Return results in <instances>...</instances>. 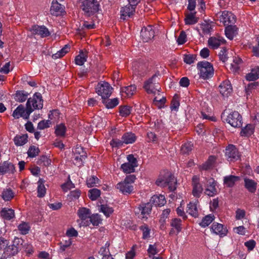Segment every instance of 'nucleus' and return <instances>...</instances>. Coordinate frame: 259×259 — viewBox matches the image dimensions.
Returning a JSON list of instances; mask_svg holds the SVG:
<instances>
[{
	"label": "nucleus",
	"instance_id": "nucleus-26",
	"mask_svg": "<svg viewBox=\"0 0 259 259\" xmlns=\"http://www.w3.org/2000/svg\"><path fill=\"white\" fill-rule=\"evenodd\" d=\"M239 180V177L230 175L224 177V183L228 187H232L235 183Z\"/></svg>",
	"mask_w": 259,
	"mask_h": 259
},
{
	"label": "nucleus",
	"instance_id": "nucleus-35",
	"mask_svg": "<svg viewBox=\"0 0 259 259\" xmlns=\"http://www.w3.org/2000/svg\"><path fill=\"white\" fill-rule=\"evenodd\" d=\"M14 192L10 188L4 189L1 194L2 198L5 201L11 200L14 198Z\"/></svg>",
	"mask_w": 259,
	"mask_h": 259
},
{
	"label": "nucleus",
	"instance_id": "nucleus-59",
	"mask_svg": "<svg viewBox=\"0 0 259 259\" xmlns=\"http://www.w3.org/2000/svg\"><path fill=\"white\" fill-rule=\"evenodd\" d=\"M30 229V226L28 223L23 222L18 226V230L23 235L27 234Z\"/></svg>",
	"mask_w": 259,
	"mask_h": 259
},
{
	"label": "nucleus",
	"instance_id": "nucleus-37",
	"mask_svg": "<svg viewBox=\"0 0 259 259\" xmlns=\"http://www.w3.org/2000/svg\"><path fill=\"white\" fill-rule=\"evenodd\" d=\"M122 140L125 144H132L135 142L136 137L132 133H126L122 136Z\"/></svg>",
	"mask_w": 259,
	"mask_h": 259
},
{
	"label": "nucleus",
	"instance_id": "nucleus-43",
	"mask_svg": "<svg viewBox=\"0 0 259 259\" xmlns=\"http://www.w3.org/2000/svg\"><path fill=\"white\" fill-rule=\"evenodd\" d=\"M99 211L103 212L106 217H109L113 212L114 210L112 207L106 204H101L100 206Z\"/></svg>",
	"mask_w": 259,
	"mask_h": 259
},
{
	"label": "nucleus",
	"instance_id": "nucleus-6",
	"mask_svg": "<svg viewBox=\"0 0 259 259\" xmlns=\"http://www.w3.org/2000/svg\"><path fill=\"white\" fill-rule=\"evenodd\" d=\"M226 122L234 127H240L242 125V118L237 111L231 112L225 119Z\"/></svg>",
	"mask_w": 259,
	"mask_h": 259
},
{
	"label": "nucleus",
	"instance_id": "nucleus-17",
	"mask_svg": "<svg viewBox=\"0 0 259 259\" xmlns=\"http://www.w3.org/2000/svg\"><path fill=\"white\" fill-rule=\"evenodd\" d=\"M30 30L32 34L40 35L42 37H47L50 35L48 29L45 26L33 25Z\"/></svg>",
	"mask_w": 259,
	"mask_h": 259
},
{
	"label": "nucleus",
	"instance_id": "nucleus-31",
	"mask_svg": "<svg viewBox=\"0 0 259 259\" xmlns=\"http://www.w3.org/2000/svg\"><path fill=\"white\" fill-rule=\"evenodd\" d=\"M259 78V67L255 66L251 72L246 75V78L249 81L255 80Z\"/></svg>",
	"mask_w": 259,
	"mask_h": 259
},
{
	"label": "nucleus",
	"instance_id": "nucleus-42",
	"mask_svg": "<svg viewBox=\"0 0 259 259\" xmlns=\"http://www.w3.org/2000/svg\"><path fill=\"white\" fill-rule=\"evenodd\" d=\"M66 127L64 124L61 123L56 125L55 133L57 136L63 137L65 135Z\"/></svg>",
	"mask_w": 259,
	"mask_h": 259
},
{
	"label": "nucleus",
	"instance_id": "nucleus-40",
	"mask_svg": "<svg viewBox=\"0 0 259 259\" xmlns=\"http://www.w3.org/2000/svg\"><path fill=\"white\" fill-rule=\"evenodd\" d=\"M201 28L202 31V34L199 32V34L201 36H203L204 35H210L212 29V26L206 21L201 24Z\"/></svg>",
	"mask_w": 259,
	"mask_h": 259
},
{
	"label": "nucleus",
	"instance_id": "nucleus-21",
	"mask_svg": "<svg viewBox=\"0 0 259 259\" xmlns=\"http://www.w3.org/2000/svg\"><path fill=\"white\" fill-rule=\"evenodd\" d=\"M15 168L14 164L8 161H4L0 163V172L3 174L14 173Z\"/></svg>",
	"mask_w": 259,
	"mask_h": 259
},
{
	"label": "nucleus",
	"instance_id": "nucleus-11",
	"mask_svg": "<svg viewBox=\"0 0 259 259\" xmlns=\"http://www.w3.org/2000/svg\"><path fill=\"white\" fill-rule=\"evenodd\" d=\"M74 159L76 164H78L79 166L82 164L83 160H84L87 157L85 151L81 147H76L74 151Z\"/></svg>",
	"mask_w": 259,
	"mask_h": 259
},
{
	"label": "nucleus",
	"instance_id": "nucleus-41",
	"mask_svg": "<svg viewBox=\"0 0 259 259\" xmlns=\"http://www.w3.org/2000/svg\"><path fill=\"white\" fill-rule=\"evenodd\" d=\"M28 94L24 91H17L15 95V99L19 102L25 101L28 97Z\"/></svg>",
	"mask_w": 259,
	"mask_h": 259
},
{
	"label": "nucleus",
	"instance_id": "nucleus-49",
	"mask_svg": "<svg viewBox=\"0 0 259 259\" xmlns=\"http://www.w3.org/2000/svg\"><path fill=\"white\" fill-rule=\"evenodd\" d=\"M101 195L100 190L94 188L89 191L88 196L92 200H96Z\"/></svg>",
	"mask_w": 259,
	"mask_h": 259
},
{
	"label": "nucleus",
	"instance_id": "nucleus-18",
	"mask_svg": "<svg viewBox=\"0 0 259 259\" xmlns=\"http://www.w3.org/2000/svg\"><path fill=\"white\" fill-rule=\"evenodd\" d=\"M136 8L128 5L122 7L120 10V19L126 20L131 17L135 12Z\"/></svg>",
	"mask_w": 259,
	"mask_h": 259
},
{
	"label": "nucleus",
	"instance_id": "nucleus-30",
	"mask_svg": "<svg viewBox=\"0 0 259 259\" xmlns=\"http://www.w3.org/2000/svg\"><path fill=\"white\" fill-rule=\"evenodd\" d=\"M45 182V181L41 178H40L37 182V197L39 198L44 197L46 193V189L44 185Z\"/></svg>",
	"mask_w": 259,
	"mask_h": 259
},
{
	"label": "nucleus",
	"instance_id": "nucleus-58",
	"mask_svg": "<svg viewBox=\"0 0 259 259\" xmlns=\"http://www.w3.org/2000/svg\"><path fill=\"white\" fill-rule=\"evenodd\" d=\"M51 160L46 155L41 156L37 161L38 165H43L47 166L51 164Z\"/></svg>",
	"mask_w": 259,
	"mask_h": 259
},
{
	"label": "nucleus",
	"instance_id": "nucleus-51",
	"mask_svg": "<svg viewBox=\"0 0 259 259\" xmlns=\"http://www.w3.org/2000/svg\"><path fill=\"white\" fill-rule=\"evenodd\" d=\"M120 168L126 174H131L135 171V167L127 162L121 164Z\"/></svg>",
	"mask_w": 259,
	"mask_h": 259
},
{
	"label": "nucleus",
	"instance_id": "nucleus-28",
	"mask_svg": "<svg viewBox=\"0 0 259 259\" xmlns=\"http://www.w3.org/2000/svg\"><path fill=\"white\" fill-rule=\"evenodd\" d=\"M225 41L224 38H217L214 37H211L208 39V45L213 49H217L221 45V43H224Z\"/></svg>",
	"mask_w": 259,
	"mask_h": 259
},
{
	"label": "nucleus",
	"instance_id": "nucleus-53",
	"mask_svg": "<svg viewBox=\"0 0 259 259\" xmlns=\"http://www.w3.org/2000/svg\"><path fill=\"white\" fill-rule=\"evenodd\" d=\"M88 221L89 222V225L92 223L93 226H97L101 223V220L100 215L98 214H96L90 216Z\"/></svg>",
	"mask_w": 259,
	"mask_h": 259
},
{
	"label": "nucleus",
	"instance_id": "nucleus-24",
	"mask_svg": "<svg viewBox=\"0 0 259 259\" xmlns=\"http://www.w3.org/2000/svg\"><path fill=\"white\" fill-rule=\"evenodd\" d=\"M237 27L233 24L229 25L225 28V34L227 38L232 40L237 34Z\"/></svg>",
	"mask_w": 259,
	"mask_h": 259
},
{
	"label": "nucleus",
	"instance_id": "nucleus-61",
	"mask_svg": "<svg viewBox=\"0 0 259 259\" xmlns=\"http://www.w3.org/2000/svg\"><path fill=\"white\" fill-rule=\"evenodd\" d=\"M140 229L143 232V238L145 239L150 237V230L147 225L144 224L140 226Z\"/></svg>",
	"mask_w": 259,
	"mask_h": 259
},
{
	"label": "nucleus",
	"instance_id": "nucleus-5",
	"mask_svg": "<svg viewBox=\"0 0 259 259\" xmlns=\"http://www.w3.org/2000/svg\"><path fill=\"white\" fill-rule=\"evenodd\" d=\"M156 75H153L150 78L144 82L143 88L148 94H155L156 91L160 92L161 89L159 86V83L156 81Z\"/></svg>",
	"mask_w": 259,
	"mask_h": 259
},
{
	"label": "nucleus",
	"instance_id": "nucleus-63",
	"mask_svg": "<svg viewBox=\"0 0 259 259\" xmlns=\"http://www.w3.org/2000/svg\"><path fill=\"white\" fill-rule=\"evenodd\" d=\"M72 244V240L71 239L68 240H65L64 242H60L58 244L60 245V249L61 252L65 250L66 248L69 247Z\"/></svg>",
	"mask_w": 259,
	"mask_h": 259
},
{
	"label": "nucleus",
	"instance_id": "nucleus-54",
	"mask_svg": "<svg viewBox=\"0 0 259 259\" xmlns=\"http://www.w3.org/2000/svg\"><path fill=\"white\" fill-rule=\"evenodd\" d=\"M193 144L191 142L185 143L181 147V152L183 154H189L192 150Z\"/></svg>",
	"mask_w": 259,
	"mask_h": 259
},
{
	"label": "nucleus",
	"instance_id": "nucleus-57",
	"mask_svg": "<svg viewBox=\"0 0 259 259\" xmlns=\"http://www.w3.org/2000/svg\"><path fill=\"white\" fill-rule=\"evenodd\" d=\"M180 106L179 96L175 95L171 102L170 108L171 110L177 111Z\"/></svg>",
	"mask_w": 259,
	"mask_h": 259
},
{
	"label": "nucleus",
	"instance_id": "nucleus-9",
	"mask_svg": "<svg viewBox=\"0 0 259 259\" xmlns=\"http://www.w3.org/2000/svg\"><path fill=\"white\" fill-rule=\"evenodd\" d=\"M33 111V109L32 108H30L26 106V108L25 109L23 105H20L13 111L12 115L16 119L22 117L24 119H27L29 118L30 113Z\"/></svg>",
	"mask_w": 259,
	"mask_h": 259
},
{
	"label": "nucleus",
	"instance_id": "nucleus-13",
	"mask_svg": "<svg viewBox=\"0 0 259 259\" xmlns=\"http://www.w3.org/2000/svg\"><path fill=\"white\" fill-rule=\"evenodd\" d=\"M216 185L217 182L213 178L208 179L207 180L204 193L210 197L215 195L218 193Z\"/></svg>",
	"mask_w": 259,
	"mask_h": 259
},
{
	"label": "nucleus",
	"instance_id": "nucleus-8",
	"mask_svg": "<svg viewBox=\"0 0 259 259\" xmlns=\"http://www.w3.org/2000/svg\"><path fill=\"white\" fill-rule=\"evenodd\" d=\"M112 88L109 83L104 82L103 83H99L96 88V92L102 97V100L108 98L112 94Z\"/></svg>",
	"mask_w": 259,
	"mask_h": 259
},
{
	"label": "nucleus",
	"instance_id": "nucleus-56",
	"mask_svg": "<svg viewBox=\"0 0 259 259\" xmlns=\"http://www.w3.org/2000/svg\"><path fill=\"white\" fill-rule=\"evenodd\" d=\"M99 179L95 176H93L90 177L87 180V185L88 187H93L96 186L97 184L99 183Z\"/></svg>",
	"mask_w": 259,
	"mask_h": 259
},
{
	"label": "nucleus",
	"instance_id": "nucleus-25",
	"mask_svg": "<svg viewBox=\"0 0 259 259\" xmlns=\"http://www.w3.org/2000/svg\"><path fill=\"white\" fill-rule=\"evenodd\" d=\"M152 204L150 202L141 204L138 207L139 211H141L142 218H144L146 215L149 214L152 210Z\"/></svg>",
	"mask_w": 259,
	"mask_h": 259
},
{
	"label": "nucleus",
	"instance_id": "nucleus-20",
	"mask_svg": "<svg viewBox=\"0 0 259 259\" xmlns=\"http://www.w3.org/2000/svg\"><path fill=\"white\" fill-rule=\"evenodd\" d=\"M116 188L124 195L131 193L133 190V186L124 181L118 183L116 185Z\"/></svg>",
	"mask_w": 259,
	"mask_h": 259
},
{
	"label": "nucleus",
	"instance_id": "nucleus-7",
	"mask_svg": "<svg viewBox=\"0 0 259 259\" xmlns=\"http://www.w3.org/2000/svg\"><path fill=\"white\" fill-rule=\"evenodd\" d=\"M26 106L33 110L41 109L43 107V100L41 94L39 93H35L33 98H30L28 99Z\"/></svg>",
	"mask_w": 259,
	"mask_h": 259
},
{
	"label": "nucleus",
	"instance_id": "nucleus-29",
	"mask_svg": "<svg viewBox=\"0 0 259 259\" xmlns=\"http://www.w3.org/2000/svg\"><path fill=\"white\" fill-rule=\"evenodd\" d=\"M196 12H191L186 15L185 18V23L186 25H193L197 23L199 18L195 16Z\"/></svg>",
	"mask_w": 259,
	"mask_h": 259
},
{
	"label": "nucleus",
	"instance_id": "nucleus-36",
	"mask_svg": "<svg viewBox=\"0 0 259 259\" xmlns=\"http://www.w3.org/2000/svg\"><path fill=\"white\" fill-rule=\"evenodd\" d=\"M27 134L17 135L14 139L15 144L16 146H23L27 142Z\"/></svg>",
	"mask_w": 259,
	"mask_h": 259
},
{
	"label": "nucleus",
	"instance_id": "nucleus-47",
	"mask_svg": "<svg viewBox=\"0 0 259 259\" xmlns=\"http://www.w3.org/2000/svg\"><path fill=\"white\" fill-rule=\"evenodd\" d=\"M87 61V55L82 51L80 52L79 54L77 55L75 59L76 64L81 66Z\"/></svg>",
	"mask_w": 259,
	"mask_h": 259
},
{
	"label": "nucleus",
	"instance_id": "nucleus-50",
	"mask_svg": "<svg viewBox=\"0 0 259 259\" xmlns=\"http://www.w3.org/2000/svg\"><path fill=\"white\" fill-rule=\"evenodd\" d=\"M131 110L132 107L129 106H121L119 107L120 115L122 117H126L131 114Z\"/></svg>",
	"mask_w": 259,
	"mask_h": 259
},
{
	"label": "nucleus",
	"instance_id": "nucleus-10",
	"mask_svg": "<svg viewBox=\"0 0 259 259\" xmlns=\"http://www.w3.org/2000/svg\"><path fill=\"white\" fill-rule=\"evenodd\" d=\"M225 156L228 161H235L240 158L238 149L233 145H229L225 149Z\"/></svg>",
	"mask_w": 259,
	"mask_h": 259
},
{
	"label": "nucleus",
	"instance_id": "nucleus-4",
	"mask_svg": "<svg viewBox=\"0 0 259 259\" xmlns=\"http://www.w3.org/2000/svg\"><path fill=\"white\" fill-rule=\"evenodd\" d=\"M215 16L217 19L226 26L234 24L236 22L235 16L231 12L228 11L219 12L216 14Z\"/></svg>",
	"mask_w": 259,
	"mask_h": 259
},
{
	"label": "nucleus",
	"instance_id": "nucleus-1",
	"mask_svg": "<svg viewBox=\"0 0 259 259\" xmlns=\"http://www.w3.org/2000/svg\"><path fill=\"white\" fill-rule=\"evenodd\" d=\"M155 183L157 186L162 187L168 186L170 191H174L176 189L177 180L174 176L168 171L161 174Z\"/></svg>",
	"mask_w": 259,
	"mask_h": 259
},
{
	"label": "nucleus",
	"instance_id": "nucleus-46",
	"mask_svg": "<svg viewBox=\"0 0 259 259\" xmlns=\"http://www.w3.org/2000/svg\"><path fill=\"white\" fill-rule=\"evenodd\" d=\"M181 219L175 218L171 220L170 226L176 230V234H178L181 231Z\"/></svg>",
	"mask_w": 259,
	"mask_h": 259
},
{
	"label": "nucleus",
	"instance_id": "nucleus-45",
	"mask_svg": "<svg viewBox=\"0 0 259 259\" xmlns=\"http://www.w3.org/2000/svg\"><path fill=\"white\" fill-rule=\"evenodd\" d=\"M254 126L252 124H248L245 127L242 128L240 132L241 136H248L251 135L253 133Z\"/></svg>",
	"mask_w": 259,
	"mask_h": 259
},
{
	"label": "nucleus",
	"instance_id": "nucleus-23",
	"mask_svg": "<svg viewBox=\"0 0 259 259\" xmlns=\"http://www.w3.org/2000/svg\"><path fill=\"white\" fill-rule=\"evenodd\" d=\"M150 203L155 206H161L164 205L166 203L165 197L163 195H160L159 196L154 195L150 200Z\"/></svg>",
	"mask_w": 259,
	"mask_h": 259
},
{
	"label": "nucleus",
	"instance_id": "nucleus-55",
	"mask_svg": "<svg viewBox=\"0 0 259 259\" xmlns=\"http://www.w3.org/2000/svg\"><path fill=\"white\" fill-rule=\"evenodd\" d=\"M40 151L38 147L35 146H31L27 152L28 156L30 157H34L39 153Z\"/></svg>",
	"mask_w": 259,
	"mask_h": 259
},
{
	"label": "nucleus",
	"instance_id": "nucleus-62",
	"mask_svg": "<svg viewBox=\"0 0 259 259\" xmlns=\"http://www.w3.org/2000/svg\"><path fill=\"white\" fill-rule=\"evenodd\" d=\"M196 59V55H186L184 58V61L188 64H191L194 62Z\"/></svg>",
	"mask_w": 259,
	"mask_h": 259
},
{
	"label": "nucleus",
	"instance_id": "nucleus-15",
	"mask_svg": "<svg viewBox=\"0 0 259 259\" xmlns=\"http://www.w3.org/2000/svg\"><path fill=\"white\" fill-rule=\"evenodd\" d=\"M192 183L193 186L192 194L193 196L199 197L203 191V188L201 185L199 183V178L196 176H193Z\"/></svg>",
	"mask_w": 259,
	"mask_h": 259
},
{
	"label": "nucleus",
	"instance_id": "nucleus-19",
	"mask_svg": "<svg viewBox=\"0 0 259 259\" xmlns=\"http://www.w3.org/2000/svg\"><path fill=\"white\" fill-rule=\"evenodd\" d=\"M211 230L212 232L221 237L225 236L227 233L226 228H224L222 224L216 222L213 223L211 227Z\"/></svg>",
	"mask_w": 259,
	"mask_h": 259
},
{
	"label": "nucleus",
	"instance_id": "nucleus-44",
	"mask_svg": "<svg viewBox=\"0 0 259 259\" xmlns=\"http://www.w3.org/2000/svg\"><path fill=\"white\" fill-rule=\"evenodd\" d=\"M216 157L214 156H210L208 160L202 165V168L207 170L212 168L215 161Z\"/></svg>",
	"mask_w": 259,
	"mask_h": 259
},
{
	"label": "nucleus",
	"instance_id": "nucleus-60",
	"mask_svg": "<svg viewBox=\"0 0 259 259\" xmlns=\"http://www.w3.org/2000/svg\"><path fill=\"white\" fill-rule=\"evenodd\" d=\"M52 124V122L50 120H42L39 122L37 125V128L40 130L48 128Z\"/></svg>",
	"mask_w": 259,
	"mask_h": 259
},
{
	"label": "nucleus",
	"instance_id": "nucleus-52",
	"mask_svg": "<svg viewBox=\"0 0 259 259\" xmlns=\"http://www.w3.org/2000/svg\"><path fill=\"white\" fill-rule=\"evenodd\" d=\"M214 218V215L212 214L206 215L203 218L199 224L203 227L208 226L213 221Z\"/></svg>",
	"mask_w": 259,
	"mask_h": 259
},
{
	"label": "nucleus",
	"instance_id": "nucleus-16",
	"mask_svg": "<svg viewBox=\"0 0 259 259\" xmlns=\"http://www.w3.org/2000/svg\"><path fill=\"white\" fill-rule=\"evenodd\" d=\"M219 87L220 93L223 97H228L233 91L232 85L228 80L223 81Z\"/></svg>",
	"mask_w": 259,
	"mask_h": 259
},
{
	"label": "nucleus",
	"instance_id": "nucleus-22",
	"mask_svg": "<svg viewBox=\"0 0 259 259\" xmlns=\"http://www.w3.org/2000/svg\"><path fill=\"white\" fill-rule=\"evenodd\" d=\"M64 11V7L59 3L56 1H53L50 9L51 14L54 16L60 15Z\"/></svg>",
	"mask_w": 259,
	"mask_h": 259
},
{
	"label": "nucleus",
	"instance_id": "nucleus-33",
	"mask_svg": "<svg viewBox=\"0 0 259 259\" xmlns=\"http://www.w3.org/2000/svg\"><path fill=\"white\" fill-rule=\"evenodd\" d=\"M6 246V247L5 248L4 253L8 257L14 256L19 252L18 250V247H15L12 244L10 245H8Z\"/></svg>",
	"mask_w": 259,
	"mask_h": 259
},
{
	"label": "nucleus",
	"instance_id": "nucleus-3",
	"mask_svg": "<svg viewBox=\"0 0 259 259\" xmlns=\"http://www.w3.org/2000/svg\"><path fill=\"white\" fill-rule=\"evenodd\" d=\"M197 67L199 70V75L201 78L207 79L213 76L214 70L210 63L207 61L199 62Z\"/></svg>",
	"mask_w": 259,
	"mask_h": 259
},
{
	"label": "nucleus",
	"instance_id": "nucleus-14",
	"mask_svg": "<svg viewBox=\"0 0 259 259\" xmlns=\"http://www.w3.org/2000/svg\"><path fill=\"white\" fill-rule=\"evenodd\" d=\"M77 213L79 218L81 220L80 224L84 226H89V222L87 219H89L90 217V210L85 207H82L78 210Z\"/></svg>",
	"mask_w": 259,
	"mask_h": 259
},
{
	"label": "nucleus",
	"instance_id": "nucleus-39",
	"mask_svg": "<svg viewBox=\"0 0 259 259\" xmlns=\"http://www.w3.org/2000/svg\"><path fill=\"white\" fill-rule=\"evenodd\" d=\"M137 88L135 85H131L123 87L121 89V92L125 93L126 96L130 97L132 96L136 91Z\"/></svg>",
	"mask_w": 259,
	"mask_h": 259
},
{
	"label": "nucleus",
	"instance_id": "nucleus-64",
	"mask_svg": "<svg viewBox=\"0 0 259 259\" xmlns=\"http://www.w3.org/2000/svg\"><path fill=\"white\" fill-rule=\"evenodd\" d=\"M166 102V98L163 97L161 99H158L157 97H155L153 100L154 104L158 108H161L164 106Z\"/></svg>",
	"mask_w": 259,
	"mask_h": 259
},
{
	"label": "nucleus",
	"instance_id": "nucleus-34",
	"mask_svg": "<svg viewBox=\"0 0 259 259\" xmlns=\"http://www.w3.org/2000/svg\"><path fill=\"white\" fill-rule=\"evenodd\" d=\"M1 216L5 219L10 220L15 216L14 210L12 209L3 208L1 211Z\"/></svg>",
	"mask_w": 259,
	"mask_h": 259
},
{
	"label": "nucleus",
	"instance_id": "nucleus-2",
	"mask_svg": "<svg viewBox=\"0 0 259 259\" xmlns=\"http://www.w3.org/2000/svg\"><path fill=\"white\" fill-rule=\"evenodd\" d=\"M80 7L84 15L89 17L98 12L100 5L97 0H84Z\"/></svg>",
	"mask_w": 259,
	"mask_h": 259
},
{
	"label": "nucleus",
	"instance_id": "nucleus-27",
	"mask_svg": "<svg viewBox=\"0 0 259 259\" xmlns=\"http://www.w3.org/2000/svg\"><path fill=\"white\" fill-rule=\"evenodd\" d=\"M256 185L254 181L248 178L244 179V186L249 192L254 193L256 190Z\"/></svg>",
	"mask_w": 259,
	"mask_h": 259
},
{
	"label": "nucleus",
	"instance_id": "nucleus-48",
	"mask_svg": "<svg viewBox=\"0 0 259 259\" xmlns=\"http://www.w3.org/2000/svg\"><path fill=\"white\" fill-rule=\"evenodd\" d=\"M69 46L68 45H66L61 50L58 51L56 54L53 55L52 57L54 59L61 58L64 56L69 51Z\"/></svg>",
	"mask_w": 259,
	"mask_h": 259
},
{
	"label": "nucleus",
	"instance_id": "nucleus-32",
	"mask_svg": "<svg viewBox=\"0 0 259 259\" xmlns=\"http://www.w3.org/2000/svg\"><path fill=\"white\" fill-rule=\"evenodd\" d=\"M103 103L105 105L106 107L110 109L113 108L119 104L118 99L116 98L113 99H108L105 98L102 100Z\"/></svg>",
	"mask_w": 259,
	"mask_h": 259
},
{
	"label": "nucleus",
	"instance_id": "nucleus-12",
	"mask_svg": "<svg viewBox=\"0 0 259 259\" xmlns=\"http://www.w3.org/2000/svg\"><path fill=\"white\" fill-rule=\"evenodd\" d=\"M154 35L155 32L151 25L142 28L141 31V37L144 42H148L154 37Z\"/></svg>",
	"mask_w": 259,
	"mask_h": 259
},
{
	"label": "nucleus",
	"instance_id": "nucleus-38",
	"mask_svg": "<svg viewBox=\"0 0 259 259\" xmlns=\"http://www.w3.org/2000/svg\"><path fill=\"white\" fill-rule=\"evenodd\" d=\"M187 212L193 217H197L198 212L196 204L194 203L190 202L187 205Z\"/></svg>",
	"mask_w": 259,
	"mask_h": 259
}]
</instances>
